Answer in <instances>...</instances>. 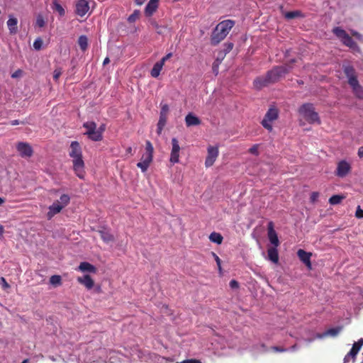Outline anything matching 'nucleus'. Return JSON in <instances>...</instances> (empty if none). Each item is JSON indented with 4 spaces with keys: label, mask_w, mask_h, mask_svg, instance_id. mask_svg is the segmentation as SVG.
<instances>
[{
    "label": "nucleus",
    "mask_w": 363,
    "mask_h": 363,
    "mask_svg": "<svg viewBox=\"0 0 363 363\" xmlns=\"http://www.w3.org/2000/svg\"><path fill=\"white\" fill-rule=\"evenodd\" d=\"M5 200L3 198L0 197V206L4 203Z\"/></svg>",
    "instance_id": "nucleus-63"
},
{
    "label": "nucleus",
    "mask_w": 363,
    "mask_h": 363,
    "mask_svg": "<svg viewBox=\"0 0 363 363\" xmlns=\"http://www.w3.org/2000/svg\"><path fill=\"white\" fill-rule=\"evenodd\" d=\"M28 359H24L21 363H28Z\"/></svg>",
    "instance_id": "nucleus-64"
},
{
    "label": "nucleus",
    "mask_w": 363,
    "mask_h": 363,
    "mask_svg": "<svg viewBox=\"0 0 363 363\" xmlns=\"http://www.w3.org/2000/svg\"><path fill=\"white\" fill-rule=\"evenodd\" d=\"M78 270L82 272L96 273L97 269L95 266L87 262H82L78 267Z\"/></svg>",
    "instance_id": "nucleus-19"
},
{
    "label": "nucleus",
    "mask_w": 363,
    "mask_h": 363,
    "mask_svg": "<svg viewBox=\"0 0 363 363\" xmlns=\"http://www.w3.org/2000/svg\"><path fill=\"white\" fill-rule=\"evenodd\" d=\"M363 345V338H360L357 342H354L352 345V349L349 352V355L353 359V362L355 360L356 356L361 350Z\"/></svg>",
    "instance_id": "nucleus-20"
},
{
    "label": "nucleus",
    "mask_w": 363,
    "mask_h": 363,
    "mask_svg": "<svg viewBox=\"0 0 363 363\" xmlns=\"http://www.w3.org/2000/svg\"><path fill=\"white\" fill-rule=\"evenodd\" d=\"M172 56V52H169L168 54H167L165 56H164L160 60V62H162V65H164L165 62L167 60H168L169 59H170Z\"/></svg>",
    "instance_id": "nucleus-50"
},
{
    "label": "nucleus",
    "mask_w": 363,
    "mask_h": 363,
    "mask_svg": "<svg viewBox=\"0 0 363 363\" xmlns=\"http://www.w3.org/2000/svg\"><path fill=\"white\" fill-rule=\"evenodd\" d=\"M340 328H334L328 329L324 334L320 335L319 337H322L326 335L336 336L340 331Z\"/></svg>",
    "instance_id": "nucleus-38"
},
{
    "label": "nucleus",
    "mask_w": 363,
    "mask_h": 363,
    "mask_svg": "<svg viewBox=\"0 0 363 363\" xmlns=\"http://www.w3.org/2000/svg\"><path fill=\"white\" fill-rule=\"evenodd\" d=\"M348 84L351 86L354 92H355V94L359 98L363 97V91L362 90L361 86L359 84L357 76L349 78Z\"/></svg>",
    "instance_id": "nucleus-16"
},
{
    "label": "nucleus",
    "mask_w": 363,
    "mask_h": 363,
    "mask_svg": "<svg viewBox=\"0 0 363 363\" xmlns=\"http://www.w3.org/2000/svg\"><path fill=\"white\" fill-rule=\"evenodd\" d=\"M219 154L218 147L209 146L208 147V155L205 161V166L206 167H211L215 162Z\"/></svg>",
    "instance_id": "nucleus-12"
},
{
    "label": "nucleus",
    "mask_w": 363,
    "mask_h": 363,
    "mask_svg": "<svg viewBox=\"0 0 363 363\" xmlns=\"http://www.w3.org/2000/svg\"><path fill=\"white\" fill-rule=\"evenodd\" d=\"M169 106L167 104H161V109L160 115L167 116L169 112Z\"/></svg>",
    "instance_id": "nucleus-43"
},
{
    "label": "nucleus",
    "mask_w": 363,
    "mask_h": 363,
    "mask_svg": "<svg viewBox=\"0 0 363 363\" xmlns=\"http://www.w3.org/2000/svg\"><path fill=\"white\" fill-rule=\"evenodd\" d=\"M299 113L309 123L320 124V119L318 113L315 111L312 104L307 103L303 104L298 109Z\"/></svg>",
    "instance_id": "nucleus-4"
},
{
    "label": "nucleus",
    "mask_w": 363,
    "mask_h": 363,
    "mask_svg": "<svg viewBox=\"0 0 363 363\" xmlns=\"http://www.w3.org/2000/svg\"><path fill=\"white\" fill-rule=\"evenodd\" d=\"M355 216L357 218H363V210L361 208L360 206H358L357 208Z\"/></svg>",
    "instance_id": "nucleus-48"
},
{
    "label": "nucleus",
    "mask_w": 363,
    "mask_h": 363,
    "mask_svg": "<svg viewBox=\"0 0 363 363\" xmlns=\"http://www.w3.org/2000/svg\"><path fill=\"white\" fill-rule=\"evenodd\" d=\"M296 62V60L295 59H292L288 63L284 65L274 67L271 70L268 71L267 74L269 82L272 84L277 82L281 77L292 69V65Z\"/></svg>",
    "instance_id": "nucleus-3"
},
{
    "label": "nucleus",
    "mask_w": 363,
    "mask_h": 363,
    "mask_svg": "<svg viewBox=\"0 0 363 363\" xmlns=\"http://www.w3.org/2000/svg\"><path fill=\"white\" fill-rule=\"evenodd\" d=\"M333 33L334 35L338 38L342 43L347 47H349L352 49H355L357 48V43L353 40L352 37L347 33V32L340 27H335L333 29Z\"/></svg>",
    "instance_id": "nucleus-8"
},
{
    "label": "nucleus",
    "mask_w": 363,
    "mask_h": 363,
    "mask_svg": "<svg viewBox=\"0 0 363 363\" xmlns=\"http://www.w3.org/2000/svg\"><path fill=\"white\" fill-rule=\"evenodd\" d=\"M279 118V110L275 106H271L261 121L262 125L269 132L273 130L272 123Z\"/></svg>",
    "instance_id": "nucleus-7"
},
{
    "label": "nucleus",
    "mask_w": 363,
    "mask_h": 363,
    "mask_svg": "<svg viewBox=\"0 0 363 363\" xmlns=\"http://www.w3.org/2000/svg\"><path fill=\"white\" fill-rule=\"evenodd\" d=\"M140 11L139 10H135L133 13L130 15L128 18V21L130 23H135L140 17Z\"/></svg>",
    "instance_id": "nucleus-39"
},
{
    "label": "nucleus",
    "mask_w": 363,
    "mask_h": 363,
    "mask_svg": "<svg viewBox=\"0 0 363 363\" xmlns=\"http://www.w3.org/2000/svg\"><path fill=\"white\" fill-rule=\"evenodd\" d=\"M78 44L82 51H85L88 48V39L86 35H81L78 39Z\"/></svg>",
    "instance_id": "nucleus-34"
},
{
    "label": "nucleus",
    "mask_w": 363,
    "mask_h": 363,
    "mask_svg": "<svg viewBox=\"0 0 363 363\" xmlns=\"http://www.w3.org/2000/svg\"><path fill=\"white\" fill-rule=\"evenodd\" d=\"M351 165L345 160H341L337 163L335 175L343 178L351 171Z\"/></svg>",
    "instance_id": "nucleus-11"
},
{
    "label": "nucleus",
    "mask_w": 363,
    "mask_h": 363,
    "mask_svg": "<svg viewBox=\"0 0 363 363\" xmlns=\"http://www.w3.org/2000/svg\"><path fill=\"white\" fill-rule=\"evenodd\" d=\"M272 350L274 352H284L287 351L286 348L281 347H277L274 346L272 347Z\"/></svg>",
    "instance_id": "nucleus-51"
},
{
    "label": "nucleus",
    "mask_w": 363,
    "mask_h": 363,
    "mask_svg": "<svg viewBox=\"0 0 363 363\" xmlns=\"http://www.w3.org/2000/svg\"><path fill=\"white\" fill-rule=\"evenodd\" d=\"M297 256L298 257L299 259L305 264V265L307 267L308 269H312V264L311 262V257L312 256L311 252H308L305 251L304 250L299 249L297 251Z\"/></svg>",
    "instance_id": "nucleus-15"
},
{
    "label": "nucleus",
    "mask_w": 363,
    "mask_h": 363,
    "mask_svg": "<svg viewBox=\"0 0 363 363\" xmlns=\"http://www.w3.org/2000/svg\"><path fill=\"white\" fill-rule=\"evenodd\" d=\"M150 24L159 35H162L164 30L167 28L166 26H160L155 20L153 19L150 21Z\"/></svg>",
    "instance_id": "nucleus-32"
},
{
    "label": "nucleus",
    "mask_w": 363,
    "mask_h": 363,
    "mask_svg": "<svg viewBox=\"0 0 363 363\" xmlns=\"http://www.w3.org/2000/svg\"><path fill=\"white\" fill-rule=\"evenodd\" d=\"M284 17L289 20L293 19L296 18H303L304 17V15L300 11H288L284 13Z\"/></svg>",
    "instance_id": "nucleus-30"
},
{
    "label": "nucleus",
    "mask_w": 363,
    "mask_h": 363,
    "mask_svg": "<svg viewBox=\"0 0 363 363\" xmlns=\"http://www.w3.org/2000/svg\"><path fill=\"white\" fill-rule=\"evenodd\" d=\"M271 84L272 83L269 82V80H268V76L267 74L265 76L257 77L253 82V85L257 89H261Z\"/></svg>",
    "instance_id": "nucleus-17"
},
{
    "label": "nucleus",
    "mask_w": 363,
    "mask_h": 363,
    "mask_svg": "<svg viewBox=\"0 0 363 363\" xmlns=\"http://www.w3.org/2000/svg\"><path fill=\"white\" fill-rule=\"evenodd\" d=\"M163 66L162 62H160V61L157 62L150 71L151 76L154 78L158 77Z\"/></svg>",
    "instance_id": "nucleus-27"
},
{
    "label": "nucleus",
    "mask_w": 363,
    "mask_h": 363,
    "mask_svg": "<svg viewBox=\"0 0 363 363\" xmlns=\"http://www.w3.org/2000/svg\"><path fill=\"white\" fill-rule=\"evenodd\" d=\"M89 11V4L86 0H79L76 3L75 12L77 15L83 17Z\"/></svg>",
    "instance_id": "nucleus-13"
},
{
    "label": "nucleus",
    "mask_w": 363,
    "mask_h": 363,
    "mask_svg": "<svg viewBox=\"0 0 363 363\" xmlns=\"http://www.w3.org/2000/svg\"><path fill=\"white\" fill-rule=\"evenodd\" d=\"M11 125H16L18 124H24V122H20L18 120H13L10 122Z\"/></svg>",
    "instance_id": "nucleus-56"
},
{
    "label": "nucleus",
    "mask_w": 363,
    "mask_h": 363,
    "mask_svg": "<svg viewBox=\"0 0 363 363\" xmlns=\"http://www.w3.org/2000/svg\"><path fill=\"white\" fill-rule=\"evenodd\" d=\"M61 281L62 279L60 275H52L50 278V283L54 286L60 285Z\"/></svg>",
    "instance_id": "nucleus-41"
},
{
    "label": "nucleus",
    "mask_w": 363,
    "mask_h": 363,
    "mask_svg": "<svg viewBox=\"0 0 363 363\" xmlns=\"http://www.w3.org/2000/svg\"><path fill=\"white\" fill-rule=\"evenodd\" d=\"M145 0H135V2L137 5L141 6L145 3Z\"/></svg>",
    "instance_id": "nucleus-59"
},
{
    "label": "nucleus",
    "mask_w": 363,
    "mask_h": 363,
    "mask_svg": "<svg viewBox=\"0 0 363 363\" xmlns=\"http://www.w3.org/2000/svg\"><path fill=\"white\" fill-rule=\"evenodd\" d=\"M87 137L92 141L99 142L102 140L103 135L101 134V131H98L97 129L89 134Z\"/></svg>",
    "instance_id": "nucleus-33"
},
{
    "label": "nucleus",
    "mask_w": 363,
    "mask_h": 363,
    "mask_svg": "<svg viewBox=\"0 0 363 363\" xmlns=\"http://www.w3.org/2000/svg\"><path fill=\"white\" fill-rule=\"evenodd\" d=\"M225 57L224 53L223 54L220 53V52L218 53V56H217L216 59L215 60V61L213 62V66H212L213 71L216 74H218L219 65L222 62V61L224 60Z\"/></svg>",
    "instance_id": "nucleus-26"
},
{
    "label": "nucleus",
    "mask_w": 363,
    "mask_h": 363,
    "mask_svg": "<svg viewBox=\"0 0 363 363\" xmlns=\"http://www.w3.org/2000/svg\"><path fill=\"white\" fill-rule=\"evenodd\" d=\"M70 201V197L67 194H62L60 200L55 201L50 207L47 213V218L50 220L55 215L59 213Z\"/></svg>",
    "instance_id": "nucleus-6"
},
{
    "label": "nucleus",
    "mask_w": 363,
    "mask_h": 363,
    "mask_svg": "<svg viewBox=\"0 0 363 363\" xmlns=\"http://www.w3.org/2000/svg\"><path fill=\"white\" fill-rule=\"evenodd\" d=\"M43 41L40 38H38L33 43V48L36 50H40L42 48Z\"/></svg>",
    "instance_id": "nucleus-42"
},
{
    "label": "nucleus",
    "mask_w": 363,
    "mask_h": 363,
    "mask_svg": "<svg viewBox=\"0 0 363 363\" xmlns=\"http://www.w3.org/2000/svg\"><path fill=\"white\" fill-rule=\"evenodd\" d=\"M223 239V236L218 233L213 232L209 235V240L212 242H215L218 245L222 243Z\"/></svg>",
    "instance_id": "nucleus-31"
},
{
    "label": "nucleus",
    "mask_w": 363,
    "mask_h": 363,
    "mask_svg": "<svg viewBox=\"0 0 363 363\" xmlns=\"http://www.w3.org/2000/svg\"><path fill=\"white\" fill-rule=\"evenodd\" d=\"M77 281L84 285L88 290L91 289L94 286V281L89 274H86L84 277H79Z\"/></svg>",
    "instance_id": "nucleus-18"
},
{
    "label": "nucleus",
    "mask_w": 363,
    "mask_h": 363,
    "mask_svg": "<svg viewBox=\"0 0 363 363\" xmlns=\"http://www.w3.org/2000/svg\"><path fill=\"white\" fill-rule=\"evenodd\" d=\"M4 233V228L3 225H0V236H2Z\"/></svg>",
    "instance_id": "nucleus-60"
},
{
    "label": "nucleus",
    "mask_w": 363,
    "mask_h": 363,
    "mask_svg": "<svg viewBox=\"0 0 363 363\" xmlns=\"http://www.w3.org/2000/svg\"><path fill=\"white\" fill-rule=\"evenodd\" d=\"M172 146L169 162L174 164L179 162V152L181 149L179 141L176 138L172 139Z\"/></svg>",
    "instance_id": "nucleus-9"
},
{
    "label": "nucleus",
    "mask_w": 363,
    "mask_h": 363,
    "mask_svg": "<svg viewBox=\"0 0 363 363\" xmlns=\"http://www.w3.org/2000/svg\"><path fill=\"white\" fill-rule=\"evenodd\" d=\"M110 60H109V58L108 57H106L104 60V62H103V65H105L108 63H109Z\"/></svg>",
    "instance_id": "nucleus-61"
},
{
    "label": "nucleus",
    "mask_w": 363,
    "mask_h": 363,
    "mask_svg": "<svg viewBox=\"0 0 363 363\" xmlns=\"http://www.w3.org/2000/svg\"><path fill=\"white\" fill-rule=\"evenodd\" d=\"M344 199V196L333 195L329 199V203L331 205H337L340 203Z\"/></svg>",
    "instance_id": "nucleus-36"
},
{
    "label": "nucleus",
    "mask_w": 363,
    "mask_h": 363,
    "mask_svg": "<svg viewBox=\"0 0 363 363\" xmlns=\"http://www.w3.org/2000/svg\"><path fill=\"white\" fill-rule=\"evenodd\" d=\"M98 131H101V134L103 135L104 131L105 130V125H101L98 129Z\"/></svg>",
    "instance_id": "nucleus-58"
},
{
    "label": "nucleus",
    "mask_w": 363,
    "mask_h": 363,
    "mask_svg": "<svg viewBox=\"0 0 363 363\" xmlns=\"http://www.w3.org/2000/svg\"><path fill=\"white\" fill-rule=\"evenodd\" d=\"M158 4L149 1L145 9V14L146 16L150 17L156 11Z\"/></svg>",
    "instance_id": "nucleus-25"
},
{
    "label": "nucleus",
    "mask_w": 363,
    "mask_h": 363,
    "mask_svg": "<svg viewBox=\"0 0 363 363\" xmlns=\"http://www.w3.org/2000/svg\"><path fill=\"white\" fill-rule=\"evenodd\" d=\"M186 126L199 125L201 124V120L191 113H188L185 117Z\"/></svg>",
    "instance_id": "nucleus-21"
},
{
    "label": "nucleus",
    "mask_w": 363,
    "mask_h": 363,
    "mask_svg": "<svg viewBox=\"0 0 363 363\" xmlns=\"http://www.w3.org/2000/svg\"><path fill=\"white\" fill-rule=\"evenodd\" d=\"M258 147H259V145L258 144H255V145H252L249 149V152L252 154V155H259Z\"/></svg>",
    "instance_id": "nucleus-46"
},
{
    "label": "nucleus",
    "mask_w": 363,
    "mask_h": 363,
    "mask_svg": "<svg viewBox=\"0 0 363 363\" xmlns=\"http://www.w3.org/2000/svg\"><path fill=\"white\" fill-rule=\"evenodd\" d=\"M16 150L22 157H30L33 154V147L28 143H18L16 144Z\"/></svg>",
    "instance_id": "nucleus-10"
},
{
    "label": "nucleus",
    "mask_w": 363,
    "mask_h": 363,
    "mask_svg": "<svg viewBox=\"0 0 363 363\" xmlns=\"http://www.w3.org/2000/svg\"><path fill=\"white\" fill-rule=\"evenodd\" d=\"M229 284L232 289H237L239 286L238 282L235 279L231 280Z\"/></svg>",
    "instance_id": "nucleus-52"
},
{
    "label": "nucleus",
    "mask_w": 363,
    "mask_h": 363,
    "mask_svg": "<svg viewBox=\"0 0 363 363\" xmlns=\"http://www.w3.org/2000/svg\"><path fill=\"white\" fill-rule=\"evenodd\" d=\"M69 155L72 158L73 170L75 174L81 179H84L86 172L84 162L82 158V148L77 141H72L70 145Z\"/></svg>",
    "instance_id": "nucleus-1"
},
{
    "label": "nucleus",
    "mask_w": 363,
    "mask_h": 363,
    "mask_svg": "<svg viewBox=\"0 0 363 363\" xmlns=\"http://www.w3.org/2000/svg\"><path fill=\"white\" fill-rule=\"evenodd\" d=\"M167 121V116L160 115V118L157 125V133L158 135H160L162 133V131L166 125Z\"/></svg>",
    "instance_id": "nucleus-29"
},
{
    "label": "nucleus",
    "mask_w": 363,
    "mask_h": 363,
    "mask_svg": "<svg viewBox=\"0 0 363 363\" xmlns=\"http://www.w3.org/2000/svg\"><path fill=\"white\" fill-rule=\"evenodd\" d=\"M350 357H351V355H349V352L345 355L343 363H348L350 361Z\"/></svg>",
    "instance_id": "nucleus-57"
},
{
    "label": "nucleus",
    "mask_w": 363,
    "mask_h": 363,
    "mask_svg": "<svg viewBox=\"0 0 363 363\" xmlns=\"http://www.w3.org/2000/svg\"><path fill=\"white\" fill-rule=\"evenodd\" d=\"M98 232L104 242L108 243L114 240V236L106 228H102Z\"/></svg>",
    "instance_id": "nucleus-22"
},
{
    "label": "nucleus",
    "mask_w": 363,
    "mask_h": 363,
    "mask_svg": "<svg viewBox=\"0 0 363 363\" xmlns=\"http://www.w3.org/2000/svg\"><path fill=\"white\" fill-rule=\"evenodd\" d=\"M344 72L348 79L356 77L355 70L352 66H345L344 67Z\"/></svg>",
    "instance_id": "nucleus-37"
},
{
    "label": "nucleus",
    "mask_w": 363,
    "mask_h": 363,
    "mask_svg": "<svg viewBox=\"0 0 363 363\" xmlns=\"http://www.w3.org/2000/svg\"><path fill=\"white\" fill-rule=\"evenodd\" d=\"M357 155L359 158H363V146L358 149Z\"/></svg>",
    "instance_id": "nucleus-55"
},
{
    "label": "nucleus",
    "mask_w": 363,
    "mask_h": 363,
    "mask_svg": "<svg viewBox=\"0 0 363 363\" xmlns=\"http://www.w3.org/2000/svg\"><path fill=\"white\" fill-rule=\"evenodd\" d=\"M233 46H234V45L233 43L228 42L224 44V49L223 50H220L218 52L223 53V54L224 53L225 57L226 55L233 50Z\"/></svg>",
    "instance_id": "nucleus-40"
},
{
    "label": "nucleus",
    "mask_w": 363,
    "mask_h": 363,
    "mask_svg": "<svg viewBox=\"0 0 363 363\" xmlns=\"http://www.w3.org/2000/svg\"><path fill=\"white\" fill-rule=\"evenodd\" d=\"M1 281L2 283V287L4 289H8V288L10 287V285L7 283L6 280L5 279V278L1 277Z\"/></svg>",
    "instance_id": "nucleus-54"
},
{
    "label": "nucleus",
    "mask_w": 363,
    "mask_h": 363,
    "mask_svg": "<svg viewBox=\"0 0 363 363\" xmlns=\"http://www.w3.org/2000/svg\"><path fill=\"white\" fill-rule=\"evenodd\" d=\"M351 34L352 36L357 38L359 40H362V35L360 34L359 33H358L357 31L351 30Z\"/></svg>",
    "instance_id": "nucleus-53"
},
{
    "label": "nucleus",
    "mask_w": 363,
    "mask_h": 363,
    "mask_svg": "<svg viewBox=\"0 0 363 363\" xmlns=\"http://www.w3.org/2000/svg\"><path fill=\"white\" fill-rule=\"evenodd\" d=\"M45 21H44L43 16H38L36 19V25L38 27L42 28L45 26Z\"/></svg>",
    "instance_id": "nucleus-47"
},
{
    "label": "nucleus",
    "mask_w": 363,
    "mask_h": 363,
    "mask_svg": "<svg viewBox=\"0 0 363 363\" xmlns=\"http://www.w3.org/2000/svg\"><path fill=\"white\" fill-rule=\"evenodd\" d=\"M52 9L58 12L60 16H63L65 14L64 8L58 3L57 0H54L52 2Z\"/></svg>",
    "instance_id": "nucleus-35"
},
{
    "label": "nucleus",
    "mask_w": 363,
    "mask_h": 363,
    "mask_svg": "<svg viewBox=\"0 0 363 363\" xmlns=\"http://www.w3.org/2000/svg\"><path fill=\"white\" fill-rule=\"evenodd\" d=\"M268 259L274 264H277L279 262V252L277 247H269L267 250Z\"/></svg>",
    "instance_id": "nucleus-23"
},
{
    "label": "nucleus",
    "mask_w": 363,
    "mask_h": 363,
    "mask_svg": "<svg viewBox=\"0 0 363 363\" xmlns=\"http://www.w3.org/2000/svg\"><path fill=\"white\" fill-rule=\"evenodd\" d=\"M62 73V68H56L53 72V79L55 81H57Z\"/></svg>",
    "instance_id": "nucleus-44"
},
{
    "label": "nucleus",
    "mask_w": 363,
    "mask_h": 363,
    "mask_svg": "<svg viewBox=\"0 0 363 363\" xmlns=\"http://www.w3.org/2000/svg\"><path fill=\"white\" fill-rule=\"evenodd\" d=\"M18 19L14 17L10 16L9 19L7 21V26L9 30V33L11 35L16 34L18 32Z\"/></svg>",
    "instance_id": "nucleus-24"
},
{
    "label": "nucleus",
    "mask_w": 363,
    "mask_h": 363,
    "mask_svg": "<svg viewBox=\"0 0 363 363\" xmlns=\"http://www.w3.org/2000/svg\"><path fill=\"white\" fill-rule=\"evenodd\" d=\"M83 127L86 130L84 133V135H88L89 134L91 133L92 132L96 130L97 125L94 121H87L84 123Z\"/></svg>",
    "instance_id": "nucleus-28"
},
{
    "label": "nucleus",
    "mask_w": 363,
    "mask_h": 363,
    "mask_svg": "<svg viewBox=\"0 0 363 363\" xmlns=\"http://www.w3.org/2000/svg\"><path fill=\"white\" fill-rule=\"evenodd\" d=\"M154 148L150 141L147 140L145 143V152L142 155L140 162L137 163V167L141 169L143 172H145L153 160Z\"/></svg>",
    "instance_id": "nucleus-5"
},
{
    "label": "nucleus",
    "mask_w": 363,
    "mask_h": 363,
    "mask_svg": "<svg viewBox=\"0 0 363 363\" xmlns=\"http://www.w3.org/2000/svg\"><path fill=\"white\" fill-rule=\"evenodd\" d=\"M234 26L235 21L230 19L224 20L218 23L211 35V45L216 46L223 41Z\"/></svg>",
    "instance_id": "nucleus-2"
},
{
    "label": "nucleus",
    "mask_w": 363,
    "mask_h": 363,
    "mask_svg": "<svg viewBox=\"0 0 363 363\" xmlns=\"http://www.w3.org/2000/svg\"><path fill=\"white\" fill-rule=\"evenodd\" d=\"M318 196H319V194L318 192H316V191L313 192L310 196L311 201L312 203H315L318 200Z\"/></svg>",
    "instance_id": "nucleus-49"
},
{
    "label": "nucleus",
    "mask_w": 363,
    "mask_h": 363,
    "mask_svg": "<svg viewBox=\"0 0 363 363\" xmlns=\"http://www.w3.org/2000/svg\"><path fill=\"white\" fill-rule=\"evenodd\" d=\"M126 152H127V153H128V154H132V147H129L126 150Z\"/></svg>",
    "instance_id": "nucleus-62"
},
{
    "label": "nucleus",
    "mask_w": 363,
    "mask_h": 363,
    "mask_svg": "<svg viewBox=\"0 0 363 363\" xmlns=\"http://www.w3.org/2000/svg\"><path fill=\"white\" fill-rule=\"evenodd\" d=\"M211 254H212V256L214 257L215 261L216 262L218 270L220 272H221L222 268H221V260H220V259L219 258V257L215 252H212Z\"/></svg>",
    "instance_id": "nucleus-45"
},
{
    "label": "nucleus",
    "mask_w": 363,
    "mask_h": 363,
    "mask_svg": "<svg viewBox=\"0 0 363 363\" xmlns=\"http://www.w3.org/2000/svg\"><path fill=\"white\" fill-rule=\"evenodd\" d=\"M267 235L271 244H272L274 247H278L279 245V240L277 234L274 229V223L272 221H270L268 223Z\"/></svg>",
    "instance_id": "nucleus-14"
}]
</instances>
